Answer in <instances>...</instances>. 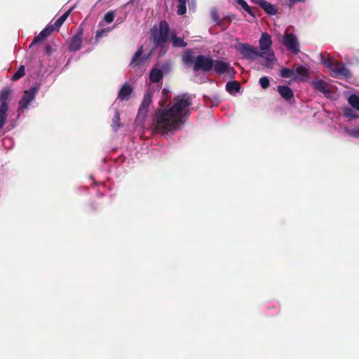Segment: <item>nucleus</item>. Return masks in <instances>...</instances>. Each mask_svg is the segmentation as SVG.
<instances>
[{"label": "nucleus", "mask_w": 359, "mask_h": 359, "mask_svg": "<svg viewBox=\"0 0 359 359\" xmlns=\"http://www.w3.org/2000/svg\"><path fill=\"white\" fill-rule=\"evenodd\" d=\"M153 116L152 124L156 132L162 135L179 129L183 123V118L189 116V107L192 104V97L189 94L175 96L172 102L165 105V101L159 102Z\"/></svg>", "instance_id": "obj_1"}, {"label": "nucleus", "mask_w": 359, "mask_h": 359, "mask_svg": "<svg viewBox=\"0 0 359 359\" xmlns=\"http://www.w3.org/2000/svg\"><path fill=\"white\" fill-rule=\"evenodd\" d=\"M235 48L244 57L254 60L257 56H259L265 60L263 65L267 68L273 67L276 57L271 46H235Z\"/></svg>", "instance_id": "obj_2"}, {"label": "nucleus", "mask_w": 359, "mask_h": 359, "mask_svg": "<svg viewBox=\"0 0 359 359\" xmlns=\"http://www.w3.org/2000/svg\"><path fill=\"white\" fill-rule=\"evenodd\" d=\"M151 35L156 45L167 43L170 38L172 45H187L182 39L170 34L169 25L165 20L161 21L158 25L153 27Z\"/></svg>", "instance_id": "obj_3"}, {"label": "nucleus", "mask_w": 359, "mask_h": 359, "mask_svg": "<svg viewBox=\"0 0 359 359\" xmlns=\"http://www.w3.org/2000/svg\"><path fill=\"white\" fill-rule=\"evenodd\" d=\"M72 8L65 12L61 17L57 19L53 23L50 22L31 42L30 45H37L45 38L48 36L54 30H57L67 20L70 14Z\"/></svg>", "instance_id": "obj_4"}, {"label": "nucleus", "mask_w": 359, "mask_h": 359, "mask_svg": "<svg viewBox=\"0 0 359 359\" xmlns=\"http://www.w3.org/2000/svg\"><path fill=\"white\" fill-rule=\"evenodd\" d=\"M11 94L12 90L9 88H4L0 92V128L4 127L7 118Z\"/></svg>", "instance_id": "obj_5"}, {"label": "nucleus", "mask_w": 359, "mask_h": 359, "mask_svg": "<svg viewBox=\"0 0 359 359\" xmlns=\"http://www.w3.org/2000/svg\"><path fill=\"white\" fill-rule=\"evenodd\" d=\"M152 96L153 92L151 90H147V93L144 95L136 117L137 122L144 123L146 120L149 111V107L151 104Z\"/></svg>", "instance_id": "obj_6"}, {"label": "nucleus", "mask_w": 359, "mask_h": 359, "mask_svg": "<svg viewBox=\"0 0 359 359\" xmlns=\"http://www.w3.org/2000/svg\"><path fill=\"white\" fill-rule=\"evenodd\" d=\"M213 65L214 60L212 58L209 56L200 55L196 57L193 69L195 72L203 71L208 72L212 69Z\"/></svg>", "instance_id": "obj_7"}, {"label": "nucleus", "mask_w": 359, "mask_h": 359, "mask_svg": "<svg viewBox=\"0 0 359 359\" xmlns=\"http://www.w3.org/2000/svg\"><path fill=\"white\" fill-rule=\"evenodd\" d=\"M39 91L38 86H32L29 89L25 90L24 94L19 101V107L21 109H27L29 104L33 101Z\"/></svg>", "instance_id": "obj_8"}, {"label": "nucleus", "mask_w": 359, "mask_h": 359, "mask_svg": "<svg viewBox=\"0 0 359 359\" xmlns=\"http://www.w3.org/2000/svg\"><path fill=\"white\" fill-rule=\"evenodd\" d=\"M215 72L218 74H222L226 73L231 76L235 74L234 69L230 66L229 62H226L222 60H214L213 67Z\"/></svg>", "instance_id": "obj_9"}, {"label": "nucleus", "mask_w": 359, "mask_h": 359, "mask_svg": "<svg viewBox=\"0 0 359 359\" xmlns=\"http://www.w3.org/2000/svg\"><path fill=\"white\" fill-rule=\"evenodd\" d=\"M311 85L316 90L323 93L325 96L331 93L330 84L323 80H313L311 81Z\"/></svg>", "instance_id": "obj_10"}, {"label": "nucleus", "mask_w": 359, "mask_h": 359, "mask_svg": "<svg viewBox=\"0 0 359 359\" xmlns=\"http://www.w3.org/2000/svg\"><path fill=\"white\" fill-rule=\"evenodd\" d=\"M133 92V88L129 84L126 83L122 86L118 92V99L120 100H128Z\"/></svg>", "instance_id": "obj_11"}, {"label": "nucleus", "mask_w": 359, "mask_h": 359, "mask_svg": "<svg viewBox=\"0 0 359 359\" xmlns=\"http://www.w3.org/2000/svg\"><path fill=\"white\" fill-rule=\"evenodd\" d=\"M278 92L285 100L291 103L290 101L294 97V93L290 87L287 86H278Z\"/></svg>", "instance_id": "obj_12"}, {"label": "nucleus", "mask_w": 359, "mask_h": 359, "mask_svg": "<svg viewBox=\"0 0 359 359\" xmlns=\"http://www.w3.org/2000/svg\"><path fill=\"white\" fill-rule=\"evenodd\" d=\"M142 52H143V46H140V48L137 50V51L133 55L131 62L130 64V65L140 66L146 62L148 56H147V57L142 56Z\"/></svg>", "instance_id": "obj_13"}, {"label": "nucleus", "mask_w": 359, "mask_h": 359, "mask_svg": "<svg viewBox=\"0 0 359 359\" xmlns=\"http://www.w3.org/2000/svg\"><path fill=\"white\" fill-rule=\"evenodd\" d=\"M240 89H241L240 83L236 81H229L226 84V90L231 95L237 93L238 92H239Z\"/></svg>", "instance_id": "obj_14"}, {"label": "nucleus", "mask_w": 359, "mask_h": 359, "mask_svg": "<svg viewBox=\"0 0 359 359\" xmlns=\"http://www.w3.org/2000/svg\"><path fill=\"white\" fill-rule=\"evenodd\" d=\"M259 6L269 15H276L278 12L277 9L276 8L275 6L273 4L269 3L266 1H264Z\"/></svg>", "instance_id": "obj_15"}, {"label": "nucleus", "mask_w": 359, "mask_h": 359, "mask_svg": "<svg viewBox=\"0 0 359 359\" xmlns=\"http://www.w3.org/2000/svg\"><path fill=\"white\" fill-rule=\"evenodd\" d=\"M284 45H298L299 41L294 34L289 33L288 32L285 33L283 38Z\"/></svg>", "instance_id": "obj_16"}, {"label": "nucleus", "mask_w": 359, "mask_h": 359, "mask_svg": "<svg viewBox=\"0 0 359 359\" xmlns=\"http://www.w3.org/2000/svg\"><path fill=\"white\" fill-rule=\"evenodd\" d=\"M163 78V72L161 69H153L149 74V79L154 83L159 82Z\"/></svg>", "instance_id": "obj_17"}, {"label": "nucleus", "mask_w": 359, "mask_h": 359, "mask_svg": "<svg viewBox=\"0 0 359 359\" xmlns=\"http://www.w3.org/2000/svg\"><path fill=\"white\" fill-rule=\"evenodd\" d=\"M183 62L187 65L195 62L196 57L192 51H187L182 55Z\"/></svg>", "instance_id": "obj_18"}, {"label": "nucleus", "mask_w": 359, "mask_h": 359, "mask_svg": "<svg viewBox=\"0 0 359 359\" xmlns=\"http://www.w3.org/2000/svg\"><path fill=\"white\" fill-rule=\"evenodd\" d=\"M301 77L302 81H305V78L309 76V69L304 66H299L294 70V74Z\"/></svg>", "instance_id": "obj_19"}, {"label": "nucleus", "mask_w": 359, "mask_h": 359, "mask_svg": "<svg viewBox=\"0 0 359 359\" xmlns=\"http://www.w3.org/2000/svg\"><path fill=\"white\" fill-rule=\"evenodd\" d=\"M348 104L359 111V97L355 94H352L348 99Z\"/></svg>", "instance_id": "obj_20"}, {"label": "nucleus", "mask_w": 359, "mask_h": 359, "mask_svg": "<svg viewBox=\"0 0 359 359\" xmlns=\"http://www.w3.org/2000/svg\"><path fill=\"white\" fill-rule=\"evenodd\" d=\"M280 76L283 78H292L294 76V70L293 69L283 67L280 71Z\"/></svg>", "instance_id": "obj_21"}, {"label": "nucleus", "mask_w": 359, "mask_h": 359, "mask_svg": "<svg viewBox=\"0 0 359 359\" xmlns=\"http://www.w3.org/2000/svg\"><path fill=\"white\" fill-rule=\"evenodd\" d=\"M25 74V67L24 65H20L17 72L12 76L11 80L16 81L23 77Z\"/></svg>", "instance_id": "obj_22"}, {"label": "nucleus", "mask_w": 359, "mask_h": 359, "mask_svg": "<svg viewBox=\"0 0 359 359\" xmlns=\"http://www.w3.org/2000/svg\"><path fill=\"white\" fill-rule=\"evenodd\" d=\"M344 117L348 118L349 119L359 118V116L356 114V112L353 109L349 108V107H345L344 109Z\"/></svg>", "instance_id": "obj_23"}, {"label": "nucleus", "mask_w": 359, "mask_h": 359, "mask_svg": "<svg viewBox=\"0 0 359 359\" xmlns=\"http://www.w3.org/2000/svg\"><path fill=\"white\" fill-rule=\"evenodd\" d=\"M121 126V118H120V114L118 110L116 111V113L113 117L112 119V124L111 127L114 128V130H117L118 128Z\"/></svg>", "instance_id": "obj_24"}, {"label": "nucleus", "mask_w": 359, "mask_h": 359, "mask_svg": "<svg viewBox=\"0 0 359 359\" xmlns=\"http://www.w3.org/2000/svg\"><path fill=\"white\" fill-rule=\"evenodd\" d=\"M178 2H179V5H178V7H177V13L178 15H184L186 11H187V8H186V4H187V0H177Z\"/></svg>", "instance_id": "obj_25"}, {"label": "nucleus", "mask_w": 359, "mask_h": 359, "mask_svg": "<svg viewBox=\"0 0 359 359\" xmlns=\"http://www.w3.org/2000/svg\"><path fill=\"white\" fill-rule=\"evenodd\" d=\"M259 45H271V39L269 34L263 33L259 39Z\"/></svg>", "instance_id": "obj_26"}, {"label": "nucleus", "mask_w": 359, "mask_h": 359, "mask_svg": "<svg viewBox=\"0 0 359 359\" xmlns=\"http://www.w3.org/2000/svg\"><path fill=\"white\" fill-rule=\"evenodd\" d=\"M236 4L241 6L246 12H248L250 15H254L250 7L248 6L247 2L245 0H235Z\"/></svg>", "instance_id": "obj_27"}, {"label": "nucleus", "mask_w": 359, "mask_h": 359, "mask_svg": "<svg viewBox=\"0 0 359 359\" xmlns=\"http://www.w3.org/2000/svg\"><path fill=\"white\" fill-rule=\"evenodd\" d=\"M83 34L81 32H78L72 38V45H80L82 42Z\"/></svg>", "instance_id": "obj_28"}, {"label": "nucleus", "mask_w": 359, "mask_h": 359, "mask_svg": "<svg viewBox=\"0 0 359 359\" xmlns=\"http://www.w3.org/2000/svg\"><path fill=\"white\" fill-rule=\"evenodd\" d=\"M114 18L115 12L114 11H110L104 15V21L107 24H109L114 21Z\"/></svg>", "instance_id": "obj_29"}, {"label": "nucleus", "mask_w": 359, "mask_h": 359, "mask_svg": "<svg viewBox=\"0 0 359 359\" xmlns=\"http://www.w3.org/2000/svg\"><path fill=\"white\" fill-rule=\"evenodd\" d=\"M259 83L264 89H266L270 85L269 79L267 76L261 77L259 79Z\"/></svg>", "instance_id": "obj_30"}, {"label": "nucleus", "mask_w": 359, "mask_h": 359, "mask_svg": "<svg viewBox=\"0 0 359 359\" xmlns=\"http://www.w3.org/2000/svg\"><path fill=\"white\" fill-rule=\"evenodd\" d=\"M338 73H339L341 75L345 76V77H350L351 76V73H350V71L344 67H342L341 68L339 69L338 70Z\"/></svg>", "instance_id": "obj_31"}, {"label": "nucleus", "mask_w": 359, "mask_h": 359, "mask_svg": "<svg viewBox=\"0 0 359 359\" xmlns=\"http://www.w3.org/2000/svg\"><path fill=\"white\" fill-rule=\"evenodd\" d=\"M346 133L353 137L359 138V130L358 129H349L346 130Z\"/></svg>", "instance_id": "obj_32"}, {"label": "nucleus", "mask_w": 359, "mask_h": 359, "mask_svg": "<svg viewBox=\"0 0 359 359\" xmlns=\"http://www.w3.org/2000/svg\"><path fill=\"white\" fill-rule=\"evenodd\" d=\"M108 32H109V29H108L107 30H105V29L97 30L96 32V37L101 38V37L105 36Z\"/></svg>", "instance_id": "obj_33"}, {"label": "nucleus", "mask_w": 359, "mask_h": 359, "mask_svg": "<svg viewBox=\"0 0 359 359\" xmlns=\"http://www.w3.org/2000/svg\"><path fill=\"white\" fill-rule=\"evenodd\" d=\"M288 50L293 54H297L300 50L299 46H287Z\"/></svg>", "instance_id": "obj_34"}, {"label": "nucleus", "mask_w": 359, "mask_h": 359, "mask_svg": "<svg viewBox=\"0 0 359 359\" xmlns=\"http://www.w3.org/2000/svg\"><path fill=\"white\" fill-rule=\"evenodd\" d=\"M305 0H289L290 6H292L294 4L299 2H304Z\"/></svg>", "instance_id": "obj_35"}, {"label": "nucleus", "mask_w": 359, "mask_h": 359, "mask_svg": "<svg viewBox=\"0 0 359 359\" xmlns=\"http://www.w3.org/2000/svg\"><path fill=\"white\" fill-rule=\"evenodd\" d=\"M45 51L47 55H50L52 53V46H45Z\"/></svg>", "instance_id": "obj_36"}, {"label": "nucleus", "mask_w": 359, "mask_h": 359, "mask_svg": "<svg viewBox=\"0 0 359 359\" xmlns=\"http://www.w3.org/2000/svg\"><path fill=\"white\" fill-rule=\"evenodd\" d=\"M69 50L71 51L76 52V51L79 50L81 46H69Z\"/></svg>", "instance_id": "obj_37"}, {"label": "nucleus", "mask_w": 359, "mask_h": 359, "mask_svg": "<svg viewBox=\"0 0 359 359\" xmlns=\"http://www.w3.org/2000/svg\"><path fill=\"white\" fill-rule=\"evenodd\" d=\"M264 0H251L252 2L260 5Z\"/></svg>", "instance_id": "obj_38"}, {"label": "nucleus", "mask_w": 359, "mask_h": 359, "mask_svg": "<svg viewBox=\"0 0 359 359\" xmlns=\"http://www.w3.org/2000/svg\"><path fill=\"white\" fill-rule=\"evenodd\" d=\"M162 92H163V93L164 95H166V94H168V90H167L166 89H163V91H162Z\"/></svg>", "instance_id": "obj_39"}, {"label": "nucleus", "mask_w": 359, "mask_h": 359, "mask_svg": "<svg viewBox=\"0 0 359 359\" xmlns=\"http://www.w3.org/2000/svg\"><path fill=\"white\" fill-rule=\"evenodd\" d=\"M238 45L244 46V45H245V43H239Z\"/></svg>", "instance_id": "obj_40"}]
</instances>
